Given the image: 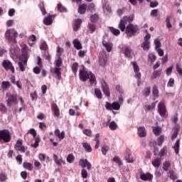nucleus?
Wrapping results in <instances>:
<instances>
[{"instance_id": "f257e3e1", "label": "nucleus", "mask_w": 182, "mask_h": 182, "mask_svg": "<svg viewBox=\"0 0 182 182\" xmlns=\"http://www.w3.org/2000/svg\"><path fill=\"white\" fill-rule=\"evenodd\" d=\"M133 16H125L120 20L118 28L121 32H125L127 36H135L136 33L139 32V26L132 23L133 22Z\"/></svg>"}, {"instance_id": "f03ea898", "label": "nucleus", "mask_w": 182, "mask_h": 182, "mask_svg": "<svg viewBox=\"0 0 182 182\" xmlns=\"http://www.w3.org/2000/svg\"><path fill=\"white\" fill-rule=\"evenodd\" d=\"M29 59V48L26 45L23 46L21 48V55L20 57V62L18 63V68L21 72H25V65L28 63Z\"/></svg>"}, {"instance_id": "7ed1b4c3", "label": "nucleus", "mask_w": 182, "mask_h": 182, "mask_svg": "<svg viewBox=\"0 0 182 182\" xmlns=\"http://www.w3.org/2000/svg\"><path fill=\"white\" fill-rule=\"evenodd\" d=\"M79 77L81 82H87V80H89L90 85L96 83V77L95 76V74L92 73L90 71H87L85 69L80 70Z\"/></svg>"}, {"instance_id": "20e7f679", "label": "nucleus", "mask_w": 182, "mask_h": 182, "mask_svg": "<svg viewBox=\"0 0 182 182\" xmlns=\"http://www.w3.org/2000/svg\"><path fill=\"white\" fill-rule=\"evenodd\" d=\"M12 140V135L9 129L0 130V141L3 143H9Z\"/></svg>"}, {"instance_id": "39448f33", "label": "nucleus", "mask_w": 182, "mask_h": 182, "mask_svg": "<svg viewBox=\"0 0 182 182\" xmlns=\"http://www.w3.org/2000/svg\"><path fill=\"white\" fill-rule=\"evenodd\" d=\"M158 113L161 117H167L168 116L166 104L163 101H161L158 105Z\"/></svg>"}, {"instance_id": "423d86ee", "label": "nucleus", "mask_w": 182, "mask_h": 182, "mask_svg": "<svg viewBox=\"0 0 182 182\" xmlns=\"http://www.w3.org/2000/svg\"><path fill=\"white\" fill-rule=\"evenodd\" d=\"M123 53L125 58H128L129 59H132L133 56H134V51L132 49V47L129 46H126L122 48Z\"/></svg>"}, {"instance_id": "0eeeda50", "label": "nucleus", "mask_w": 182, "mask_h": 182, "mask_svg": "<svg viewBox=\"0 0 182 182\" xmlns=\"http://www.w3.org/2000/svg\"><path fill=\"white\" fill-rule=\"evenodd\" d=\"M2 66L5 70H11V73H15V67H14L12 63L9 60H4L2 62Z\"/></svg>"}, {"instance_id": "6e6552de", "label": "nucleus", "mask_w": 182, "mask_h": 182, "mask_svg": "<svg viewBox=\"0 0 182 182\" xmlns=\"http://www.w3.org/2000/svg\"><path fill=\"white\" fill-rule=\"evenodd\" d=\"M8 99L6 100L7 106L11 107L14 103H17L18 95H6Z\"/></svg>"}, {"instance_id": "1a4fd4ad", "label": "nucleus", "mask_w": 182, "mask_h": 182, "mask_svg": "<svg viewBox=\"0 0 182 182\" xmlns=\"http://www.w3.org/2000/svg\"><path fill=\"white\" fill-rule=\"evenodd\" d=\"M102 89L104 95L107 96V97H110V90L109 89V85L105 80L102 82Z\"/></svg>"}, {"instance_id": "9d476101", "label": "nucleus", "mask_w": 182, "mask_h": 182, "mask_svg": "<svg viewBox=\"0 0 182 182\" xmlns=\"http://www.w3.org/2000/svg\"><path fill=\"white\" fill-rule=\"evenodd\" d=\"M51 110L54 116H55V117H59V116H60V111L59 109V107H58V105H56V103H53L51 105Z\"/></svg>"}, {"instance_id": "9b49d317", "label": "nucleus", "mask_w": 182, "mask_h": 182, "mask_svg": "<svg viewBox=\"0 0 182 182\" xmlns=\"http://www.w3.org/2000/svg\"><path fill=\"white\" fill-rule=\"evenodd\" d=\"M140 178L143 181H151L153 180V176L150 173H142L140 176Z\"/></svg>"}, {"instance_id": "f8f14e48", "label": "nucleus", "mask_w": 182, "mask_h": 182, "mask_svg": "<svg viewBox=\"0 0 182 182\" xmlns=\"http://www.w3.org/2000/svg\"><path fill=\"white\" fill-rule=\"evenodd\" d=\"M137 134L139 137H146L147 132L144 127H139L137 129Z\"/></svg>"}, {"instance_id": "ddd939ff", "label": "nucleus", "mask_w": 182, "mask_h": 182, "mask_svg": "<svg viewBox=\"0 0 182 182\" xmlns=\"http://www.w3.org/2000/svg\"><path fill=\"white\" fill-rule=\"evenodd\" d=\"M86 9H87V5L82 4L78 6L77 12L80 14V15H85L86 14Z\"/></svg>"}, {"instance_id": "4468645a", "label": "nucleus", "mask_w": 182, "mask_h": 182, "mask_svg": "<svg viewBox=\"0 0 182 182\" xmlns=\"http://www.w3.org/2000/svg\"><path fill=\"white\" fill-rule=\"evenodd\" d=\"M80 25H82V19H76L73 24V31H75V32H77V31L80 29Z\"/></svg>"}, {"instance_id": "2eb2a0df", "label": "nucleus", "mask_w": 182, "mask_h": 182, "mask_svg": "<svg viewBox=\"0 0 182 182\" xmlns=\"http://www.w3.org/2000/svg\"><path fill=\"white\" fill-rule=\"evenodd\" d=\"M53 160H54L55 164H57V166H62V164H66V162L63 159H58V155L53 154Z\"/></svg>"}, {"instance_id": "dca6fc26", "label": "nucleus", "mask_w": 182, "mask_h": 182, "mask_svg": "<svg viewBox=\"0 0 182 182\" xmlns=\"http://www.w3.org/2000/svg\"><path fill=\"white\" fill-rule=\"evenodd\" d=\"M54 134L55 136H56V137H58L60 140H63V139H65V131H62L60 132V130L57 129L55 130Z\"/></svg>"}, {"instance_id": "f3484780", "label": "nucleus", "mask_w": 182, "mask_h": 182, "mask_svg": "<svg viewBox=\"0 0 182 182\" xmlns=\"http://www.w3.org/2000/svg\"><path fill=\"white\" fill-rule=\"evenodd\" d=\"M11 31H13L14 28L7 29L5 32V36L9 42H12V41H14V37L11 36Z\"/></svg>"}, {"instance_id": "a211bd4d", "label": "nucleus", "mask_w": 182, "mask_h": 182, "mask_svg": "<svg viewBox=\"0 0 182 182\" xmlns=\"http://www.w3.org/2000/svg\"><path fill=\"white\" fill-rule=\"evenodd\" d=\"M124 157L127 163H133L134 160L133 157L132 156V153L130 152V150H127Z\"/></svg>"}, {"instance_id": "6ab92c4d", "label": "nucleus", "mask_w": 182, "mask_h": 182, "mask_svg": "<svg viewBox=\"0 0 182 182\" xmlns=\"http://www.w3.org/2000/svg\"><path fill=\"white\" fill-rule=\"evenodd\" d=\"M73 45H74V48H75V49H77V50H80V49H82V43L77 38L73 40Z\"/></svg>"}, {"instance_id": "aec40b11", "label": "nucleus", "mask_w": 182, "mask_h": 182, "mask_svg": "<svg viewBox=\"0 0 182 182\" xmlns=\"http://www.w3.org/2000/svg\"><path fill=\"white\" fill-rule=\"evenodd\" d=\"M52 18H53V15H50L48 17L45 18L43 20L44 25H52V23H53V20L52 19Z\"/></svg>"}, {"instance_id": "412c9836", "label": "nucleus", "mask_w": 182, "mask_h": 182, "mask_svg": "<svg viewBox=\"0 0 182 182\" xmlns=\"http://www.w3.org/2000/svg\"><path fill=\"white\" fill-rule=\"evenodd\" d=\"M53 73L57 77L58 80H60V77H62V72L60 71V68H54Z\"/></svg>"}, {"instance_id": "4be33fe9", "label": "nucleus", "mask_w": 182, "mask_h": 182, "mask_svg": "<svg viewBox=\"0 0 182 182\" xmlns=\"http://www.w3.org/2000/svg\"><path fill=\"white\" fill-rule=\"evenodd\" d=\"M82 147L85 149V150L87 153H92V151L93 150L92 149V146H90V144H89V143H87V142H83Z\"/></svg>"}, {"instance_id": "5701e85b", "label": "nucleus", "mask_w": 182, "mask_h": 182, "mask_svg": "<svg viewBox=\"0 0 182 182\" xmlns=\"http://www.w3.org/2000/svg\"><path fill=\"white\" fill-rule=\"evenodd\" d=\"M167 176L171 180H177V175L176 174V172L173 170H169Z\"/></svg>"}, {"instance_id": "b1692460", "label": "nucleus", "mask_w": 182, "mask_h": 182, "mask_svg": "<svg viewBox=\"0 0 182 182\" xmlns=\"http://www.w3.org/2000/svg\"><path fill=\"white\" fill-rule=\"evenodd\" d=\"M176 154H178L180 153V139H177L174 146H173Z\"/></svg>"}, {"instance_id": "393cba45", "label": "nucleus", "mask_w": 182, "mask_h": 182, "mask_svg": "<svg viewBox=\"0 0 182 182\" xmlns=\"http://www.w3.org/2000/svg\"><path fill=\"white\" fill-rule=\"evenodd\" d=\"M102 46L104 48H105L107 52H112V44L110 43H107L106 41H103Z\"/></svg>"}, {"instance_id": "a878e982", "label": "nucleus", "mask_w": 182, "mask_h": 182, "mask_svg": "<svg viewBox=\"0 0 182 182\" xmlns=\"http://www.w3.org/2000/svg\"><path fill=\"white\" fill-rule=\"evenodd\" d=\"M23 167L26 168V170H28V171H32V170H33V165L29 162H24L23 164Z\"/></svg>"}, {"instance_id": "bb28decb", "label": "nucleus", "mask_w": 182, "mask_h": 182, "mask_svg": "<svg viewBox=\"0 0 182 182\" xmlns=\"http://www.w3.org/2000/svg\"><path fill=\"white\" fill-rule=\"evenodd\" d=\"M152 166L157 168L160 167V166H161V159L156 158L155 160L152 161Z\"/></svg>"}, {"instance_id": "cd10ccee", "label": "nucleus", "mask_w": 182, "mask_h": 182, "mask_svg": "<svg viewBox=\"0 0 182 182\" xmlns=\"http://www.w3.org/2000/svg\"><path fill=\"white\" fill-rule=\"evenodd\" d=\"M109 29L112 35H114L115 36H119V35H120V30L114 28V27H109Z\"/></svg>"}, {"instance_id": "c85d7f7f", "label": "nucleus", "mask_w": 182, "mask_h": 182, "mask_svg": "<svg viewBox=\"0 0 182 182\" xmlns=\"http://www.w3.org/2000/svg\"><path fill=\"white\" fill-rule=\"evenodd\" d=\"M153 133L155 136H160L161 134V127H154Z\"/></svg>"}, {"instance_id": "c756f323", "label": "nucleus", "mask_w": 182, "mask_h": 182, "mask_svg": "<svg viewBox=\"0 0 182 182\" xmlns=\"http://www.w3.org/2000/svg\"><path fill=\"white\" fill-rule=\"evenodd\" d=\"M99 137H100V134H96L95 137L94 139V141H96V144L95 145V149H99V146H100V140L99 139Z\"/></svg>"}, {"instance_id": "7c9ffc66", "label": "nucleus", "mask_w": 182, "mask_h": 182, "mask_svg": "<svg viewBox=\"0 0 182 182\" xmlns=\"http://www.w3.org/2000/svg\"><path fill=\"white\" fill-rule=\"evenodd\" d=\"M152 95L154 97H159V88L157 85H154L152 88Z\"/></svg>"}, {"instance_id": "2f4dec72", "label": "nucleus", "mask_w": 182, "mask_h": 182, "mask_svg": "<svg viewBox=\"0 0 182 182\" xmlns=\"http://www.w3.org/2000/svg\"><path fill=\"white\" fill-rule=\"evenodd\" d=\"M170 167H171L170 161H166L163 164V170H164V171H168V168H170Z\"/></svg>"}, {"instance_id": "473e14b6", "label": "nucleus", "mask_w": 182, "mask_h": 182, "mask_svg": "<svg viewBox=\"0 0 182 182\" xmlns=\"http://www.w3.org/2000/svg\"><path fill=\"white\" fill-rule=\"evenodd\" d=\"M68 163H70V164H72L75 161V156L73 154H69L66 159Z\"/></svg>"}, {"instance_id": "72a5a7b5", "label": "nucleus", "mask_w": 182, "mask_h": 182, "mask_svg": "<svg viewBox=\"0 0 182 182\" xmlns=\"http://www.w3.org/2000/svg\"><path fill=\"white\" fill-rule=\"evenodd\" d=\"M57 9L59 12H68V9H66V7L63 6L62 3L58 4Z\"/></svg>"}, {"instance_id": "f704fd0d", "label": "nucleus", "mask_w": 182, "mask_h": 182, "mask_svg": "<svg viewBox=\"0 0 182 182\" xmlns=\"http://www.w3.org/2000/svg\"><path fill=\"white\" fill-rule=\"evenodd\" d=\"M11 87V82L9 81H3L1 83V88L4 90H6V89Z\"/></svg>"}, {"instance_id": "c9c22d12", "label": "nucleus", "mask_w": 182, "mask_h": 182, "mask_svg": "<svg viewBox=\"0 0 182 182\" xmlns=\"http://www.w3.org/2000/svg\"><path fill=\"white\" fill-rule=\"evenodd\" d=\"M131 65H132V66H133L134 73L140 71V67L137 65V62L132 61V62H131Z\"/></svg>"}, {"instance_id": "e433bc0d", "label": "nucleus", "mask_w": 182, "mask_h": 182, "mask_svg": "<svg viewBox=\"0 0 182 182\" xmlns=\"http://www.w3.org/2000/svg\"><path fill=\"white\" fill-rule=\"evenodd\" d=\"M141 48H143L144 50H149L150 49V42H143Z\"/></svg>"}, {"instance_id": "4c0bfd02", "label": "nucleus", "mask_w": 182, "mask_h": 182, "mask_svg": "<svg viewBox=\"0 0 182 182\" xmlns=\"http://www.w3.org/2000/svg\"><path fill=\"white\" fill-rule=\"evenodd\" d=\"M150 93H151V88L150 87H146L144 90V96L145 97H149V96H150Z\"/></svg>"}, {"instance_id": "58836bf2", "label": "nucleus", "mask_w": 182, "mask_h": 182, "mask_svg": "<svg viewBox=\"0 0 182 182\" xmlns=\"http://www.w3.org/2000/svg\"><path fill=\"white\" fill-rule=\"evenodd\" d=\"M110 150V147H109V146L107 145H103V146L102 147V153L104 156H106V154H107L108 151Z\"/></svg>"}, {"instance_id": "ea45409f", "label": "nucleus", "mask_w": 182, "mask_h": 182, "mask_svg": "<svg viewBox=\"0 0 182 182\" xmlns=\"http://www.w3.org/2000/svg\"><path fill=\"white\" fill-rule=\"evenodd\" d=\"M95 95L97 99H102V91L99 88L95 89Z\"/></svg>"}, {"instance_id": "a19ab883", "label": "nucleus", "mask_w": 182, "mask_h": 182, "mask_svg": "<svg viewBox=\"0 0 182 182\" xmlns=\"http://www.w3.org/2000/svg\"><path fill=\"white\" fill-rule=\"evenodd\" d=\"M34 140H35V143L33 144H31V146L34 149H36L37 147L39 146V143H41V139L36 136V138H34Z\"/></svg>"}, {"instance_id": "79ce46f5", "label": "nucleus", "mask_w": 182, "mask_h": 182, "mask_svg": "<svg viewBox=\"0 0 182 182\" xmlns=\"http://www.w3.org/2000/svg\"><path fill=\"white\" fill-rule=\"evenodd\" d=\"M90 21L92 23H96L99 21V15L93 14L90 16Z\"/></svg>"}, {"instance_id": "37998d69", "label": "nucleus", "mask_w": 182, "mask_h": 182, "mask_svg": "<svg viewBox=\"0 0 182 182\" xmlns=\"http://www.w3.org/2000/svg\"><path fill=\"white\" fill-rule=\"evenodd\" d=\"M112 110H120V104L117 102H114L112 104Z\"/></svg>"}, {"instance_id": "c03bdc74", "label": "nucleus", "mask_w": 182, "mask_h": 182, "mask_svg": "<svg viewBox=\"0 0 182 182\" xmlns=\"http://www.w3.org/2000/svg\"><path fill=\"white\" fill-rule=\"evenodd\" d=\"M79 68V64L77 63H74L72 65V70L74 73V75H76L77 73V69Z\"/></svg>"}, {"instance_id": "a18cd8bd", "label": "nucleus", "mask_w": 182, "mask_h": 182, "mask_svg": "<svg viewBox=\"0 0 182 182\" xmlns=\"http://www.w3.org/2000/svg\"><path fill=\"white\" fill-rule=\"evenodd\" d=\"M41 50H48L49 49V47H48V43L46 42L43 41L41 43L40 46Z\"/></svg>"}, {"instance_id": "49530a36", "label": "nucleus", "mask_w": 182, "mask_h": 182, "mask_svg": "<svg viewBox=\"0 0 182 182\" xmlns=\"http://www.w3.org/2000/svg\"><path fill=\"white\" fill-rule=\"evenodd\" d=\"M99 63L101 66H106V63H107V58L106 57L100 58Z\"/></svg>"}, {"instance_id": "de8ad7c7", "label": "nucleus", "mask_w": 182, "mask_h": 182, "mask_svg": "<svg viewBox=\"0 0 182 182\" xmlns=\"http://www.w3.org/2000/svg\"><path fill=\"white\" fill-rule=\"evenodd\" d=\"M109 127L110 130H116L117 129V124L114 121H112L109 123Z\"/></svg>"}, {"instance_id": "09e8293b", "label": "nucleus", "mask_w": 182, "mask_h": 182, "mask_svg": "<svg viewBox=\"0 0 182 182\" xmlns=\"http://www.w3.org/2000/svg\"><path fill=\"white\" fill-rule=\"evenodd\" d=\"M39 8L42 12V14L45 15L46 14V9H45V4L43 2H41L39 4Z\"/></svg>"}, {"instance_id": "8fccbe9b", "label": "nucleus", "mask_w": 182, "mask_h": 182, "mask_svg": "<svg viewBox=\"0 0 182 182\" xmlns=\"http://www.w3.org/2000/svg\"><path fill=\"white\" fill-rule=\"evenodd\" d=\"M167 154V146H164L160 151L159 156L161 157H164Z\"/></svg>"}, {"instance_id": "3c124183", "label": "nucleus", "mask_w": 182, "mask_h": 182, "mask_svg": "<svg viewBox=\"0 0 182 182\" xmlns=\"http://www.w3.org/2000/svg\"><path fill=\"white\" fill-rule=\"evenodd\" d=\"M88 28L91 31V33H93L96 31V26L92 23L88 24Z\"/></svg>"}, {"instance_id": "603ef678", "label": "nucleus", "mask_w": 182, "mask_h": 182, "mask_svg": "<svg viewBox=\"0 0 182 182\" xmlns=\"http://www.w3.org/2000/svg\"><path fill=\"white\" fill-rule=\"evenodd\" d=\"M171 19V17L170 16H167L166 19V28H168V29H170L172 27L171 23L170 22Z\"/></svg>"}, {"instance_id": "864d4df0", "label": "nucleus", "mask_w": 182, "mask_h": 182, "mask_svg": "<svg viewBox=\"0 0 182 182\" xmlns=\"http://www.w3.org/2000/svg\"><path fill=\"white\" fill-rule=\"evenodd\" d=\"M113 161L114 163H117V164H118V166L120 167V166H122L123 164L122 163V161L120 160V158H119V156H114L113 158Z\"/></svg>"}, {"instance_id": "5fc2aeb1", "label": "nucleus", "mask_w": 182, "mask_h": 182, "mask_svg": "<svg viewBox=\"0 0 182 182\" xmlns=\"http://www.w3.org/2000/svg\"><path fill=\"white\" fill-rule=\"evenodd\" d=\"M148 58L149 59V60H151V62H156V57L154 53H151L149 54Z\"/></svg>"}, {"instance_id": "6e6d98bb", "label": "nucleus", "mask_w": 182, "mask_h": 182, "mask_svg": "<svg viewBox=\"0 0 182 182\" xmlns=\"http://www.w3.org/2000/svg\"><path fill=\"white\" fill-rule=\"evenodd\" d=\"M115 89L119 93H120V95H123V93H124V91L120 85H116Z\"/></svg>"}, {"instance_id": "4d7b16f0", "label": "nucleus", "mask_w": 182, "mask_h": 182, "mask_svg": "<svg viewBox=\"0 0 182 182\" xmlns=\"http://www.w3.org/2000/svg\"><path fill=\"white\" fill-rule=\"evenodd\" d=\"M55 66L56 68H60V66H62V58H60V56L55 60Z\"/></svg>"}, {"instance_id": "13d9d810", "label": "nucleus", "mask_w": 182, "mask_h": 182, "mask_svg": "<svg viewBox=\"0 0 182 182\" xmlns=\"http://www.w3.org/2000/svg\"><path fill=\"white\" fill-rule=\"evenodd\" d=\"M27 134H32L33 139H35L36 137V131L35 129H31L28 131Z\"/></svg>"}, {"instance_id": "bf43d9fd", "label": "nucleus", "mask_w": 182, "mask_h": 182, "mask_svg": "<svg viewBox=\"0 0 182 182\" xmlns=\"http://www.w3.org/2000/svg\"><path fill=\"white\" fill-rule=\"evenodd\" d=\"M23 143H22V140L21 139H18L15 146H14V149H18L19 147H22L23 145H22Z\"/></svg>"}, {"instance_id": "052dcab7", "label": "nucleus", "mask_w": 182, "mask_h": 182, "mask_svg": "<svg viewBox=\"0 0 182 182\" xmlns=\"http://www.w3.org/2000/svg\"><path fill=\"white\" fill-rule=\"evenodd\" d=\"M164 141V136L161 135V136L158 138V146H162Z\"/></svg>"}, {"instance_id": "680f3d73", "label": "nucleus", "mask_w": 182, "mask_h": 182, "mask_svg": "<svg viewBox=\"0 0 182 182\" xmlns=\"http://www.w3.org/2000/svg\"><path fill=\"white\" fill-rule=\"evenodd\" d=\"M134 73L136 79H138V82H141V73L140 71L135 72Z\"/></svg>"}, {"instance_id": "e2e57ef3", "label": "nucleus", "mask_w": 182, "mask_h": 182, "mask_svg": "<svg viewBox=\"0 0 182 182\" xmlns=\"http://www.w3.org/2000/svg\"><path fill=\"white\" fill-rule=\"evenodd\" d=\"M81 176H82V178H87V171H86V169L83 168L81 171Z\"/></svg>"}, {"instance_id": "0e129e2a", "label": "nucleus", "mask_w": 182, "mask_h": 182, "mask_svg": "<svg viewBox=\"0 0 182 182\" xmlns=\"http://www.w3.org/2000/svg\"><path fill=\"white\" fill-rule=\"evenodd\" d=\"M38 159L40 161H45V160H46V155L43 154H39Z\"/></svg>"}, {"instance_id": "69168bd1", "label": "nucleus", "mask_w": 182, "mask_h": 182, "mask_svg": "<svg viewBox=\"0 0 182 182\" xmlns=\"http://www.w3.org/2000/svg\"><path fill=\"white\" fill-rule=\"evenodd\" d=\"M46 124L44 122H40L39 123V129H41V130L45 131L46 130Z\"/></svg>"}, {"instance_id": "338daca9", "label": "nucleus", "mask_w": 182, "mask_h": 182, "mask_svg": "<svg viewBox=\"0 0 182 182\" xmlns=\"http://www.w3.org/2000/svg\"><path fill=\"white\" fill-rule=\"evenodd\" d=\"M176 68L178 75H180V76H182V68H180V65L176 64Z\"/></svg>"}, {"instance_id": "774afa93", "label": "nucleus", "mask_w": 182, "mask_h": 182, "mask_svg": "<svg viewBox=\"0 0 182 182\" xmlns=\"http://www.w3.org/2000/svg\"><path fill=\"white\" fill-rule=\"evenodd\" d=\"M167 85L169 87H173V86H174V79L170 78Z\"/></svg>"}]
</instances>
